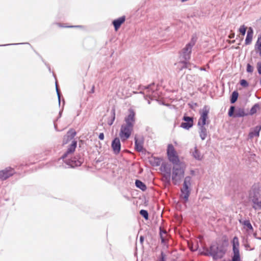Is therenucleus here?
<instances>
[{
  "instance_id": "26",
  "label": "nucleus",
  "mask_w": 261,
  "mask_h": 261,
  "mask_svg": "<svg viewBox=\"0 0 261 261\" xmlns=\"http://www.w3.org/2000/svg\"><path fill=\"white\" fill-rule=\"evenodd\" d=\"M206 136V129L204 127V126L201 127V131L200 133V136L201 138L202 139V140L205 139Z\"/></svg>"
},
{
  "instance_id": "40",
  "label": "nucleus",
  "mask_w": 261,
  "mask_h": 261,
  "mask_svg": "<svg viewBox=\"0 0 261 261\" xmlns=\"http://www.w3.org/2000/svg\"><path fill=\"white\" fill-rule=\"evenodd\" d=\"M259 83L261 85V77H260V79Z\"/></svg>"
},
{
  "instance_id": "17",
  "label": "nucleus",
  "mask_w": 261,
  "mask_h": 261,
  "mask_svg": "<svg viewBox=\"0 0 261 261\" xmlns=\"http://www.w3.org/2000/svg\"><path fill=\"white\" fill-rule=\"evenodd\" d=\"M135 149L138 151H141L143 150V142L139 141L135 138Z\"/></svg>"
},
{
  "instance_id": "39",
  "label": "nucleus",
  "mask_w": 261,
  "mask_h": 261,
  "mask_svg": "<svg viewBox=\"0 0 261 261\" xmlns=\"http://www.w3.org/2000/svg\"><path fill=\"white\" fill-rule=\"evenodd\" d=\"M57 92H58V95H59V92H58V88H57ZM59 97L60 98V96H59Z\"/></svg>"
},
{
  "instance_id": "12",
  "label": "nucleus",
  "mask_w": 261,
  "mask_h": 261,
  "mask_svg": "<svg viewBox=\"0 0 261 261\" xmlns=\"http://www.w3.org/2000/svg\"><path fill=\"white\" fill-rule=\"evenodd\" d=\"M125 21V16H123L121 17L118 18L117 19H115L113 21V24L114 25L115 31H117L120 28L122 24H123Z\"/></svg>"
},
{
  "instance_id": "35",
  "label": "nucleus",
  "mask_w": 261,
  "mask_h": 261,
  "mask_svg": "<svg viewBox=\"0 0 261 261\" xmlns=\"http://www.w3.org/2000/svg\"><path fill=\"white\" fill-rule=\"evenodd\" d=\"M70 140V138H66V139H65L64 138L63 140V143L67 144Z\"/></svg>"
},
{
  "instance_id": "23",
  "label": "nucleus",
  "mask_w": 261,
  "mask_h": 261,
  "mask_svg": "<svg viewBox=\"0 0 261 261\" xmlns=\"http://www.w3.org/2000/svg\"><path fill=\"white\" fill-rule=\"evenodd\" d=\"M259 109V105L258 103L255 104L251 109L249 114L252 115L256 113L257 111Z\"/></svg>"
},
{
  "instance_id": "42",
  "label": "nucleus",
  "mask_w": 261,
  "mask_h": 261,
  "mask_svg": "<svg viewBox=\"0 0 261 261\" xmlns=\"http://www.w3.org/2000/svg\"><path fill=\"white\" fill-rule=\"evenodd\" d=\"M140 240H142V237H141V238H140Z\"/></svg>"
},
{
  "instance_id": "1",
  "label": "nucleus",
  "mask_w": 261,
  "mask_h": 261,
  "mask_svg": "<svg viewBox=\"0 0 261 261\" xmlns=\"http://www.w3.org/2000/svg\"><path fill=\"white\" fill-rule=\"evenodd\" d=\"M136 121V112L132 109L128 110V114L124 118L125 123L121 125L119 137L122 142L128 139L132 132Z\"/></svg>"
},
{
  "instance_id": "36",
  "label": "nucleus",
  "mask_w": 261,
  "mask_h": 261,
  "mask_svg": "<svg viewBox=\"0 0 261 261\" xmlns=\"http://www.w3.org/2000/svg\"><path fill=\"white\" fill-rule=\"evenodd\" d=\"M234 33H232V34H230V35L229 36V37L230 38H233V37H234Z\"/></svg>"
},
{
  "instance_id": "38",
  "label": "nucleus",
  "mask_w": 261,
  "mask_h": 261,
  "mask_svg": "<svg viewBox=\"0 0 261 261\" xmlns=\"http://www.w3.org/2000/svg\"><path fill=\"white\" fill-rule=\"evenodd\" d=\"M91 92L94 93V86H93L92 89H91Z\"/></svg>"
},
{
  "instance_id": "14",
  "label": "nucleus",
  "mask_w": 261,
  "mask_h": 261,
  "mask_svg": "<svg viewBox=\"0 0 261 261\" xmlns=\"http://www.w3.org/2000/svg\"><path fill=\"white\" fill-rule=\"evenodd\" d=\"M77 142L76 141H72L71 144L67 149V152L63 155V158H65L68 154L73 153L76 148Z\"/></svg>"
},
{
  "instance_id": "4",
  "label": "nucleus",
  "mask_w": 261,
  "mask_h": 261,
  "mask_svg": "<svg viewBox=\"0 0 261 261\" xmlns=\"http://www.w3.org/2000/svg\"><path fill=\"white\" fill-rule=\"evenodd\" d=\"M185 166L184 164L175 165L173 167L172 179L174 185L179 182L184 176Z\"/></svg>"
},
{
  "instance_id": "33",
  "label": "nucleus",
  "mask_w": 261,
  "mask_h": 261,
  "mask_svg": "<svg viewBox=\"0 0 261 261\" xmlns=\"http://www.w3.org/2000/svg\"><path fill=\"white\" fill-rule=\"evenodd\" d=\"M215 247V246L214 245H213V246H211L210 247V251H211V253L212 254H213V255H215L217 252H216V251L214 249V248Z\"/></svg>"
},
{
  "instance_id": "6",
  "label": "nucleus",
  "mask_w": 261,
  "mask_h": 261,
  "mask_svg": "<svg viewBox=\"0 0 261 261\" xmlns=\"http://www.w3.org/2000/svg\"><path fill=\"white\" fill-rule=\"evenodd\" d=\"M231 244L232 245L233 256L232 261H241L239 250L240 243L239 238L235 236L233 237Z\"/></svg>"
},
{
  "instance_id": "24",
  "label": "nucleus",
  "mask_w": 261,
  "mask_h": 261,
  "mask_svg": "<svg viewBox=\"0 0 261 261\" xmlns=\"http://www.w3.org/2000/svg\"><path fill=\"white\" fill-rule=\"evenodd\" d=\"M243 224L246 227L247 230L253 231V229L251 224L249 220L244 221Z\"/></svg>"
},
{
  "instance_id": "20",
  "label": "nucleus",
  "mask_w": 261,
  "mask_h": 261,
  "mask_svg": "<svg viewBox=\"0 0 261 261\" xmlns=\"http://www.w3.org/2000/svg\"><path fill=\"white\" fill-rule=\"evenodd\" d=\"M76 135V132L74 129H70L67 133L66 136H65V139L66 138H70V140H72Z\"/></svg>"
},
{
  "instance_id": "29",
  "label": "nucleus",
  "mask_w": 261,
  "mask_h": 261,
  "mask_svg": "<svg viewBox=\"0 0 261 261\" xmlns=\"http://www.w3.org/2000/svg\"><path fill=\"white\" fill-rule=\"evenodd\" d=\"M235 108L234 106H231L228 112V116L229 117H234V111Z\"/></svg>"
},
{
  "instance_id": "22",
  "label": "nucleus",
  "mask_w": 261,
  "mask_h": 261,
  "mask_svg": "<svg viewBox=\"0 0 261 261\" xmlns=\"http://www.w3.org/2000/svg\"><path fill=\"white\" fill-rule=\"evenodd\" d=\"M239 93L237 91H233L232 93L231 99H230V102L232 103H234L238 98Z\"/></svg>"
},
{
  "instance_id": "9",
  "label": "nucleus",
  "mask_w": 261,
  "mask_h": 261,
  "mask_svg": "<svg viewBox=\"0 0 261 261\" xmlns=\"http://www.w3.org/2000/svg\"><path fill=\"white\" fill-rule=\"evenodd\" d=\"M208 110L206 107H204L201 113L200 117L198 120V124L201 127L204 126L206 124V120L208 119Z\"/></svg>"
},
{
  "instance_id": "13",
  "label": "nucleus",
  "mask_w": 261,
  "mask_h": 261,
  "mask_svg": "<svg viewBox=\"0 0 261 261\" xmlns=\"http://www.w3.org/2000/svg\"><path fill=\"white\" fill-rule=\"evenodd\" d=\"M253 31L252 28L250 27L248 28L247 36L245 39V44L248 45L250 44L253 38Z\"/></svg>"
},
{
  "instance_id": "16",
  "label": "nucleus",
  "mask_w": 261,
  "mask_h": 261,
  "mask_svg": "<svg viewBox=\"0 0 261 261\" xmlns=\"http://www.w3.org/2000/svg\"><path fill=\"white\" fill-rule=\"evenodd\" d=\"M255 49L259 52V56L261 57V35L257 39L255 45Z\"/></svg>"
},
{
  "instance_id": "8",
  "label": "nucleus",
  "mask_w": 261,
  "mask_h": 261,
  "mask_svg": "<svg viewBox=\"0 0 261 261\" xmlns=\"http://www.w3.org/2000/svg\"><path fill=\"white\" fill-rule=\"evenodd\" d=\"M15 173L14 169L11 167H7L0 171V179L4 180L12 176Z\"/></svg>"
},
{
  "instance_id": "34",
  "label": "nucleus",
  "mask_w": 261,
  "mask_h": 261,
  "mask_svg": "<svg viewBox=\"0 0 261 261\" xmlns=\"http://www.w3.org/2000/svg\"><path fill=\"white\" fill-rule=\"evenodd\" d=\"M98 138L100 140H103L104 139V134L103 133H100L99 135V136H98Z\"/></svg>"
},
{
  "instance_id": "7",
  "label": "nucleus",
  "mask_w": 261,
  "mask_h": 261,
  "mask_svg": "<svg viewBox=\"0 0 261 261\" xmlns=\"http://www.w3.org/2000/svg\"><path fill=\"white\" fill-rule=\"evenodd\" d=\"M191 178L187 176L185 178L183 187L181 189V195L180 197L183 198L185 201L188 199L190 191L189 190V186L190 185Z\"/></svg>"
},
{
  "instance_id": "2",
  "label": "nucleus",
  "mask_w": 261,
  "mask_h": 261,
  "mask_svg": "<svg viewBox=\"0 0 261 261\" xmlns=\"http://www.w3.org/2000/svg\"><path fill=\"white\" fill-rule=\"evenodd\" d=\"M196 41V38L193 37L191 38L190 42L182 49L181 56L185 61L179 62L177 64V65L180 70L184 68H188V65H189L190 63L188 62V61L190 59L192 48L195 44Z\"/></svg>"
},
{
  "instance_id": "11",
  "label": "nucleus",
  "mask_w": 261,
  "mask_h": 261,
  "mask_svg": "<svg viewBox=\"0 0 261 261\" xmlns=\"http://www.w3.org/2000/svg\"><path fill=\"white\" fill-rule=\"evenodd\" d=\"M112 147L115 153L118 154L120 152L121 144L119 138H116L114 139L112 143Z\"/></svg>"
},
{
  "instance_id": "21",
  "label": "nucleus",
  "mask_w": 261,
  "mask_h": 261,
  "mask_svg": "<svg viewBox=\"0 0 261 261\" xmlns=\"http://www.w3.org/2000/svg\"><path fill=\"white\" fill-rule=\"evenodd\" d=\"M193 154L194 157L197 160H201L202 158V156L200 154L199 151H198L196 147L194 148V151L193 152Z\"/></svg>"
},
{
  "instance_id": "5",
  "label": "nucleus",
  "mask_w": 261,
  "mask_h": 261,
  "mask_svg": "<svg viewBox=\"0 0 261 261\" xmlns=\"http://www.w3.org/2000/svg\"><path fill=\"white\" fill-rule=\"evenodd\" d=\"M167 154L169 161L174 166L183 164L180 161L179 156L172 144L168 145Z\"/></svg>"
},
{
  "instance_id": "25",
  "label": "nucleus",
  "mask_w": 261,
  "mask_h": 261,
  "mask_svg": "<svg viewBox=\"0 0 261 261\" xmlns=\"http://www.w3.org/2000/svg\"><path fill=\"white\" fill-rule=\"evenodd\" d=\"M167 232L165 231H162L161 230L160 231V237L161 238L162 243H165L166 242V237H167Z\"/></svg>"
},
{
  "instance_id": "41",
  "label": "nucleus",
  "mask_w": 261,
  "mask_h": 261,
  "mask_svg": "<svg viewBox=\"0 0 261 261\" xmlns=\"http://www.w3.org/2000/svg\"><path fill=\"white\" fill-rule=\"evenodd\" d=\"M170 174H168V177H169V178H170Z\"/></svg>"
},
{
  "instance_id": "31",
  "label": "nucleus",
  "mask_w": 261,
  "mask_h": 261,
  "mask_svg": "<svg viewBox=\"0 0 261 261\" xmlns=\"http://www.w3.org/2000/svg\"><path fill=\"white\" fill-rule=\"evenodd\" d=\"M246 70L248 72L252 73L253 71V67L250 64H248L247 65Z\"/></svg>"
},
{
  "instance_id": "32",
  "label": "nucleus",
  "mask_w": 261,
  "mask_h": 261,
  "mask_svg": "<svg viewBox=\"0 0 261 261\" xmlns=\"http://www.w3.org/2000/svg\"><path fill=\"white\" fill-rule=\"evenodd\" d=\"M256 68H257L258 73L259 74H261V62H258L257 63Z\"/></svg>"
},
{
  "instance_id": "18",
  "label": "nucleus",
  "mask_w": 261,
  "mask_h": 261,
  "mask_svg": "<svg viewBox=\"0 0 261 261\" xmlns=\"http://www.w3.org/2000/svg\"><path fill=\"white\" fill-rule=\"evenodd\" d=\"M136 186L137 188H140L142 191H145L146 189L145 185L139 180H136L135 182Z\"/></svg>"
},
{
  "instance_id": "15",
  "label": "nucleus",
  "mask_w": 261,
  "mask_h": 261,
  "mask_svg": "<svg viewBox=\"0 0 261 261\" xmlns=\"http://www.w3.org/2000/svg\"><path fill=\"white\" fill-rule=\"evenodd\" d=\"M260 129L261 126H256L252 131L250 132L249 134V138H253L254 137H258Z\"/></svg>"
},
{
  "instance_id": "19",
  "label": "nucleus",
  "mask_w": 261,
  "mask_h": 261,
  "mask_svg": "<svg viewBox=\"0 0 261 261\" xmlns=\"http://www.w3.org/2000/svg\"><path fill=\"white\" fill-rule=\"evenodd\" d=\"M246 115L245 114L244 109H238L234 115V117H243Z\"/></svg>"
},
{
  "instance_id": "10",
  "label": "nucleus",
  "mask_w": 261,
  "mask_h": 261,
  "mask_svg": "<svg viewBox=\"0 0 261 261\" xmlns=\"http://www.w3.org/2000/svg\"><path fill=\"white\" fill-rule=\"evenodd\" d=\"M184 122L181 123L180 126L185 129H188L193 125V120L192 117L185 116L183 117Z\"/></svg>"
},
{
  "instance_id": "3",
  "label": "nucleus",
  "mask_w": 261,
  "mask_h": 261,
  "mask_svg": "<svg viewBox=\"0 0 261 261\" xmlns=\"http://www.w3.org/2000/svg\"><path fill=\"white\" fill-rule=\"evenodd\" d=\"M249 198L255 210L261 209V190L258 187H253L250 192Z\"/></svg>"
},
{
  "instance_id": "37",
  "label": "nucleus",
  "mask_w": 261,
  "mask_h": 261,
  "mask_svg": "<svg viewBox=\"0 0 261 261\" xmlns=\"http://www.w3.org/2000/svg\"><path fill=\"white\" fill-rule=\"evenodd\" d=\"M157 261H165V260L164 259V257L162 256V257L161 258H160L159 260H158Z\"/></svg>"
},
{
  "instance_id": "30",
  "label": "nucleus",
  "mask_w": 261,
  "mask_h": 261,
  "mask_svg": "<svg viewBox=\"0 0 261 261\" xmlns=\"http://www.w3.org/2000/svg\"><path fill=\"white\" fill-rule=\"evenodd\" d=\"M240 83L241 85L243 87H247L248 86V83L245 80H241Z\"/></svg>"
},
{
  "instance_id": "27",
  "label": "nucleus",
  "mask_w": 261,
  "mask_h": 261,
  "mask_svg": "<svg viewBox=\"0 0 261 261\" xmlns=\"http://www.w3.org/2000/svg\"><path fill=\"white\" fill-rule=\"evenodd\" d=\"M246 29L247 27L244 25H241L239 28V31L243 37L245 35Z\"/></svg>"
},
{
  "instance_id": "28",
  "label": "nucleus",
  "mask_w": 261,
  "mask_h": 261,
  "mask_svg": "<svg viewBox=\"0 0 261 261\" xmlns=\"http://www.w3.org/2000/svg\"><path fill=\"white\" fill-rule=\"evenodd\" d=\"M140 215L143 216L146 220L148 219V213L147 211L141 210L140 211Z\"/></svg>"
}]
</instances>
